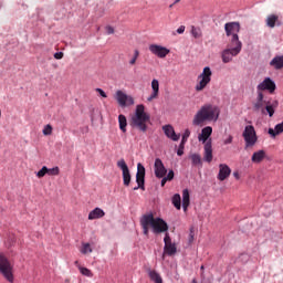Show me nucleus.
<instances>
[{
    "mask_svg": "<svg viewBox=\"0 0 283 283\" xmlns=\"http://www.w3.org/2000/svg\"><path fill=\"white\" fill-rule=\"evenodd\" d=\"M220 118V108L213 104H206L196 113L192 125L202 127L205 123L216 122Z\"/></svg>",
    "mask_w": 283,
    "mask_h": 283,
    "instance_id": "1",
    "label": "nucleus"
},
{
    "mask_svg": "<svg viewBox=\"0 0 283 283\" xmlns=\"http://www.w3.org/2000/svg\"><path fill=\"white\" fill-rule=\"evenodd\" d=\"M144 235H149V228L151 227L153 233H166L169 231V226L161 218H154L153 213L144 214L140 219Z\"/></svg>",
    "mask_w": 283,
    "mask_h": 283,
    "instance_id": "2",
    "label": "nucleus"
},
{
    "mask_svg": "<svg viewBox=\"0 0 283 283\" xmlns=\"http://www.w3.org/2000/svg\"><path fill=\"white\" fill-rule=\"evenodd\" d=\"M151 117L145 112V105L139 104L136 106L135 114L130 118V126L139 132H147V123Z\"/></svg>",
    "mask_w": 283,
    "mask_h": 283,
    "instance_id": "3",
    "label": "nucleus"
},
{
    "mask_svg": "<svg viewBox=\"0 0 283 283\" xmlns=\"http://www.w3.org/2000/svg\"><path fill=\"white\" fill-rule=\"evenodd\" d=\"M0 273L8 282H14V265L3 253H0Z\"/></svg>",
    "mask_w": 283,
    "mask_h": 283,
    "instance_id": "4",
    "label": "nucleus"
},
{
    "mask_svg": "<svg viewBox=\"0 0 283 283\" xmlns=\"http://www.w3.org/2000/svg\"><path fill=\"white\" fill-rule=\"evenodd\" d=\"M245 147H255L258 143V133H255V127L253 125L245 126L243 134H242Z\"/></svg>",
    "mask_w": 283,
    "mask_h": 283,
    "instance_id": "5",
    "label": "nucleus"
},
{
    "mask_svg": "<svg viewBox=\"0 0 283 283\" xmlns=\"http://www.w3.org/2000/svg\"><path fill=\"white\" fill-rule=\"evenodd\" d=\"M212 75H213V72H211V67L209 66L203 67L202 73L198 76V78H201V80L195 87L196 92H202V90H205V87H207V85L211 83Z\"/></svg>",
    "mask_w": 283,
    "mask_h": 283,
    "instance_id": "6",
    "label": "nucleus"
},
{
    "mask_svg": "<svg viewBox=\"0 0 283 283\" xmlns=\"http://www.w3.org/2000/svg\"><path fill=\"white\" fill-rule=\"evenodd\" d=\"M118 169H122L123 182L125 187H129L132 184V174L129 172V167L125 159H119L117 161Z\"/></svg>",
    "mask_w": 283,
    "mask_h": 283,
    "instance_id": "7",
    "label": "nucleus"
},
{
    "mask_svg": "<svg viewBox=\"0 0 283 283\" xmlns=\"http://www.w3.org/2000/svg\"><path fill=\"white\" fill-rule=\"evenodd\" d=\"M258 92H269L270 94H273L275 90H277V86L275 85V82L271 80V77H265L258 86Z\"/></svg>",
    "mask_w": 283,
    "mask_h": 283,
    "instance_id": "8",
    "label": "nucleus"
},
{
    "mask_svg": "<svg viewBox=\"0 0 283 283\" xmlns=\"http://www.w3.org/2000/svg\"><path fill=\"white\" fill-rule=\"evenodd\" d=\"M115 98L119 105V107H127L129 105H134V97L125 94L123 91H117L115 93Z\"/></svg>",
    "mask_w": 283,
    "mask_h": 283,
    "instance_id": "9",
    "label": "nucleus"
},
{
    "mask_svg": "<svg viewBox=\"0 0 283 283\" xmlns=\"http://www.w3.org/2000/svg\"><path fill=\"white\" fill-rule=\"evenodd\" d=\"M136 182L137 187L134 188V191H137V189L145 191V166L140 163L137 164Z\"/></svg>",
    "mask_w": 283,
    "mask_h": 283,
    "instance_id": "10",
    "label": "nucleus"
},
{
    "mask_svg": "<svg viewBox=\"0 0 283 283\" xmlns=\"http://www.w3.org/2000/svg\"><path fill=\"white\" fill-rule=\"evenodd\" d=\"M269 104V102L264 101V93L258 92L256 99L253 103L254 112H261V114L266 115V109L264 107Z\"/></svg>",
    "mask_w": 283,
    "mask_h": 283,
    "instance_id": "11",
    "label": "nucleus"
},
{
    "mask_svg": "<svg viewBox=\"0 0 283 283\" xmlns=\"http://www.w3.org/2000/svg\"><path fill=\"white\" fill-rule=\"evenodd\" d=\"M149 52H151V54H155V56H158V59H165L167 56V54H169L170 51H169V49H167L163 45L150 44Z\"/></svg>",
    "mask_w": 283,
    "mask_h": 283,
    "instance_id": "12",
    "label": "nucleus"
},
{
    "mask_svg": "<svg viewBox=\"0 0 283 283\" xmlns=\"http://www.w3.org/2000/svg\"><path fill=\"white\" fill-rule=\"evenodd\" d=\"M240 22H228L224 24L227 36H238L240 33Z\"/></svg>",
    "mask_w": 283,
    "mask_h": 283,
    "instance_id": "13",
    "label": "nucleus"
},
{
    "mask_svg": "<svg viewBox=\"0 0 283 283\" xmlns=\"http://www.w3.org/2000/svg\"><path fill=\"white\" fill-rule=\"evenodd\" d=\"M154 169L156 178H165L167 176V168H165V164L160 158L155 159Z\"/></svg>",
    "mask_w": 283,
    "mask_h": 283,
    "instance_id": "14",
    "label": "nucleus"
},
{
    "mask_svg": "<svg viewBox=\"0 0 283 283\" xmlns=\"http://www.w3.org/2000/svg\"><path fill=\"white\" fill-rule=\"evenodd\" d=\"M240 51H235L234 49L227 48L221 52L222 63H231L233 61V56H238Z\"/></svg>",
    "mask_w": 283,
    "mask_h": 283,
    "instance_id": "15",
    "label": "nucleus"
},
{
    "mask_svg": "<svg viewBox=\"0 0 283 283\" xmlns=\"http://www.w3.org/2000/svg\"><path fill=\"white\" fill-rule=\"evenodd\" d=\"M231 176V168L227 164H220L219 165V174H218V180L221 182H224L227 178Z\"/></svg>",
    "mask_w": 283,
    "mask_h": 283,
    "instance_id": "16",
    "label": "nucleus"
},
{
    "mask_svg": "<svg viewBox=\"0 0 283 283\" xmlns=\"http://www.w3.org/2000/svg\"><path fill=\"white\" fill-rule=\"evenodd\" d=\"M151 94L147 97L148 103H151V101H156L158 98V95L160 94V83L158 80L151 81Z\"/></svg>",
    "mask_w": 283,
    "mask_h": 283,
    "instance_id": "17",
    "label": "nucleus"
},
{
    "mask_svg": "<svg viewBox=\"0 0 283 283\" xmlns=\"http://www.w3.org/2000/svg\"><path fill=\"white\" fill-rule=\"evenodd\" d=\"M211 134H213V128L211 126H207L201 129V134H199L198 140L200 143H203V145H207V143H209V138L211 137Z\"/></svg>",
    "mask_w": 283,
    "mask_h": 283,
    "instance_id": "18",
    "label": "nucleus"
},
{
    "mask_svg": "<svg viewBox=\"0 0 283 283\" xmlns=\"http://www.w3.org/2000/svg\"><path fill=\"white\" fill-rule=\"evenodd\" d=\"M163 132L165 133L167 138H170V140H175V142L180 140V135L176 134V130L174 129V126L165 125V126H163Z\"/></svg>",
    "mask_w": 283,
    "mask_h": 283,
    "instance_id": "19",
    "label": "nucleus"
},
{
    "mask_svg": "<svg viewBox=\"0 0 283 283\" xmlns=\"http://www.w3.org/2000/svg\"><path fill=\"white\" fill-rule=\"evenodd\" d=\"M203 160H206V163H211V160H213V148L211 146V139L205 144Z\"/></svg>",
    "mask_w": 283,
    "mask_h": 283,
    "instance_id": "20",
    "label": "nucleus"
},
{
    "mask_svg": "<svg viewBox=\"0 0 283 283\" xmlns=\"http://www.w3.org/2000/svg\"><path fill=\"white\" fill-rule=\"evenodd\" d=\"M228 48L237 52H242V41H240V36L239 35L231 36L230 45H228Z\"/></svg>",
    "mask_w": 283,
    "mask_h": 283,
    "instance_id": "21",
    "label": "nucleus"
},
{
    "mask_svg": "<svg viewBox=\"0 0 283 283\" xmlns=\"http://www.w3.org/2000/svg\"><path fill=\"white\" fill-rule=\"evenodd\" d=\"M191 136V130L186 129L181 143L179 145V148L177 150V156H182L185 154V145L187 144L188 138Z\"/></svg>",
    "mask_w": 283,
    "mask_h": 283,
    "instance_id": "22",
    "label": "nucleus"
},
{
    "mask_svg": "<svg viewBox=\"0 0 283 283\" xmlns=\"http://www.w3.org/2000/svg\"><path fill=\"white\" fill-rule=\"evenodd\" d=\"M264 158H266V151L261 149L252 154L251 161L254 163V165H260Z\"/></svg>",
    "mask_w": 283,
    "mask_h": 283,
    "instance_id": "23",
    "label": "nucleus"
},
{
    "mask_svg": "<svg viewBox=\"0 0 283 283\" xmlns=\"http://www.w3.org/2000/svg\"><path fill=\"white\" fill-rule=\"evenodd\" d=\"M105 217V211L101 208H95L88 213V220H98L99 218Z\"/></svg>",
    "mask_w": 283,
    "mask_h": 283,
    "instance_id": "24",
    "label": "nucleus"
},
{
    "mask_svg": "<svg viewBox=\"0 0 283 283\" xmlns=\"http://www.w3.org/2000/svg\"><path fill=\"white\" fill-rule=\"evenodd\" d=\"M271 67H274V70H282L283 67V55H276L274 56L270 62Z\"/></svg>",
    "mask_w": 283,
    "mask_h": 283,
    "instance_id": "25",
    "label": "nucleus"
},
{
    "mask_svg": "<svg viewBox=\"0 0 283 283\" xmlns=\"http://www.w3.org/2000/svg\"><path fill=\"white\" fill-rule=\"evenodd\" d=\"M277 21H280V17H277L275 14H270L265 19V24L268 28L273 29V28H275V25H277Z\"/></svg>",
    "mask_w": 283,
    "mask_h": 283,
    "instance_id": "26",
    "label": "nucleus"
},
{
    "mask_svg": "<svg viewBox=\"0 0 283 283\" xmlns=\"http://www.w3.org/2000/svg\"><path fill=\"white\" fill-rule=\"evenodd\" d=\"M275 107H277V102H273L272 104L271 102H268V104H265V114H269L270 118H272L273 114H275Z\"/></svg>",
    "mask_w": 283,
    "mask_h": 283,
    "instance_id": "27",
    "label": "nucleus"
},
{
    "mask_svg": "<svg viewBox=\"0 0 283 283\" xmlns=\"http://www.w3.org/2000/svg\"><path fill=\"white\" fill-rule=\"evenodd\" d=\"M148 275L151 282L163 283V276H160L155 270H148Z\"/></svg>",
    "mask_w": 283,
    "mask_h": 283,
    "instance_id": "28",
    "label": "nucleus"
},
{
    "mask_svg": "<svg viewBox=\"0 0 283 283\" xmlns=\"http://www.w3.org/2000/svg\"><path fill=\"white\" fill-rule=\"evenodd\" d=\"M189 205H190L189 190L185 189L182 191V207H184V211H187V209L189 208Z\"/></svg>",
    "mask_w": 283,
    "mask_h": 283,
    "instance_id": "29",
    "label": "nucleus"
},
{
    "mask_svg": "<svg viewBox=\"0 0 283 283\" xmlns=\"http://www.w3.org/2000/svg\"><path fill=\"white\" fill-rule=\"evenodd\" d=\"M190 160L195 167H202V157L199 154L190 155Z\"/></svg>",
    "mask_w": 283,
    "mask_h": 283,
    "instance_id": "30",
    "label": "nucleus"
},
{
    "mask_svg": "<svg viewBox=\"0 0 283 283\" xmlns=\"http://www.w3.org/2000/svg\"><path fill=\"white\" fill-rule=\"evenodd\" d=\"M164 251L167 255H176V243H168L164 247Z\"/></svg>",
    "mask_w": 283,
    "mask_h": 283,
    "instance_id": "31",
    "label": "nucleus"
},
{
    "mask_svg": "<svg viewBox=\"0 0 283 283\" xmlns=\"http://www.w3.org/2000/svg\"><path fill=\"white\" fill-rule=\"evenodd\" d=\"M118 123L120 132L125 134L127 132V117H125V115H119Z\"/></svg>",
    "mask_w": 283,
    "mask_h": 283,
    "instance_id": "32",
    "label": "nucleus"
},
{
    "mask_svg": "<svg viewBox=\"0 0 283 283\" xmlns=\"http://www.w3.org/2000/svg\"><path fill=\"white\" fill-rule=\"evenodd\" d=\"M172 205L174 207H176L178 209V211H180L181 209V198L180 195L176 193L172 197Z\"/></svg>",
    "mask_w": 283,
    "mask_h": 283,
    "instance_id": "33",
    "label": "nucleus"
},
{
    "mask_svg": "<svg viewBox=\"0 0 283 283\" xmlns=\"http://www.w3.org/2000/svg\"><path fill=\"white\" fill-rule=\"evenodd\" d=\"M80 272L82 275H85L86 277H94V274L92 273V270L83 266H78Z\"/></svg>",
    "mask_w": 283,
    "mask_h": 283,
    "instance_id": "34",
    "label": "nucleus"
},
{
    "mask_svg": "<svg viewBox=\"0 0 283 283\" xmlns=\"http://www.w3.org/2000/svg\"><path fill=\"white\" fill-rule=\"evenodd\" d=\"M92 245H90V243L82 244L81 253H83V255H87V253H92Z\"/></svg>",
    "mask_w": 283,
    "mask_h": 283,
    "instance_id": "35",
    "label": "nucleus"
},
{
    "mask_svg": "<svg viewBox=\"0 0 283 283\" xmlns=\"http://www.w3.org/2000/svg\"><path fill=\"white\" fill-rule=\"evenodd\" d=\"M191 34L195 39H200V36H202V31L200 30V28L192 27Z\"/></svg>",
    "mask_w": 283,
    "mask_h": 283,
    "instance_id": "36",
    "label": "nucleus"
},
{
    "mask_svg": "<svg viewBox=\"0 0 283 283\" xmlns=\"http://www.w3.org/2000/svg\"><path fill=\"white\" fill-rule=\"evenodd\" d=\"M138 56H140V51L137 49L134 51L133 57L129 61V65H136V61H138Z\"/></svg>",
    "mask_w": 283,
    "mask_h": 283,
    "instance_id": "37",
    "label": "nucleus"
},
{
    "mask_svg": "<svg viewBox=\"0 0 283 283\" xmlns=\"http://www.w3.org/2000/svg\"><path fill=\"white\" fill-rule=\"evenodd\" d=\"M48 176H59L61 174V170L59 167L48 168Z\"/></svg>",
    "mask_w": 283,
    "mask_h": 283,
    "instance_id": "38",
    "label": "nucleus"
},
{
    "mask_svg": "<svg viewBox=\"0 0 283 283\" xmlns=\"http://www.w3.org/2000/svg\"><path fill=\"white\" fill-rule=\"evenodd\" d=\"M42 132L44 136H52V125H45Z\"/></svg>",
    "mask_w": 283,
    "mask_h": 283,
    "instance_id": "39",
    "label": "nucleus"
},
{
    "mask_svg": "<svg viewBox=\"0 0 283 283\" xmlns=\"http://www.w3.org/2000/svg\"><path fill=\"white\" fill-rule=\"evenodd\" d=\"M48 174V166H43L38 172L36 176L39 178H43Z\"/></svg>",
    "mask_w": 283,
    "mask_h": 283,
    "instance_id": "40",
    "label": "nucleus"
},
{
    "mask_svg": "<svg viewBox=\"0 0 283 283\" xmlns=\"http://www.w3.org/2000/svg\"><path fill=\"white\" fill-rule=\"evenodd\" d=\"M233 143V136L229 135L228 138L223 140V145H231Z\"/></svg>",
    "mask_w": 283,
    "mask_h": 283,
    "instance_id": "41",
    "label": "nucleus"
},
{
    "mask_svg": "<svg viewBox=\"0 0 283 283\" xmlns=\"http://www.w3.org/2000/svg\"><path fill=\"white\" fill-rule=\"evenodd\" d=\"M174 176H175L174 170H169L166 176V180L171 181L174 179Z\"/></svg>",
    "mask_w": 283,
    "mask_h": 283,
    "instance_id": "42",
    "label": "nucleus"
},
{
    "mask_svg": "<svg viewBox=\"0 0 283 283\" xmlns=\"http://www.w3.org/2000/svg\"><path fill=\"white\" fill-rule=\"evenodd\" d=\"M165 245L171 244V237H169V233H166L164 238Z\"/></svg>",
    "mask_w": 283,
    "mask_h": 283,
    "instance_id": "43",
    "label": "nucleus"
},
{
    "mask_svg": "<svg viewBox=\"0 0 283 283\" xmlns=\"http://www.w3.org/2000/svg\"><path fill=\"white\" fill-rule=\"evenodd\" d=\"M63 56H64L63 52L54 53V59H56L57 61H61V59H63Z\"/></svg>",
    "mask_w": 283,
    "mask_h": 283,
    "instance_id": "44",
    "label": "nucleus"
},
{
    "mask_svg": "<svg viewBox=\"0 0 283 283\" xmlns=\"http://www.w3.org/2000/svg\"><path fill=\"white\" fill-rule=\"evenodd\" d=\"M96 92L99 93V95L102 96V98H107V94L105 93V91H103V88H96Z\"/></svg>",
    "mask_w": 283,
    "mask_h": 283,
    "instance_id": "45",
    "label": "nucleus"
},
{
    "mask_svg": "<svg viewBox=\"0 0 283 283\" xmlns=\"http://www.w3.org/2000/svg\"><path fill=\"white\" fill-rule=\"evenodd\" d=\"M178 34H184L185 33V25H181L177 29Z\"/></svg>",
    "mask_w": 283,
    "mask_h": 283,
    "instance_id": "46",
    "label": "nucleus"
},
{
    "mask_svg": "<svg viewBox=\"0 0 283 283\" xmlns=\"http://www.w3.org/2000/svg\"><path fill=\"white\" fill-rule=\"evenodd\" d=\"M107 34H114V29L112 27H106Z\"/></svg>",
    "mask_w": 283,
    "mask_h": 283,
    "instance_id": "47",
    "label": "nucleus"
},
{
    "mask_svg": "<svg viewBox=\"0 0 283 283\" xmlns=\"http://www.w3.org/2000/svg\"><path fill=\"white\" fill-rule=\"evenodd\" d=\"M167 181H169L167 179V177H163V179H161V187H165V185H167Z\"/></svg>",
    "mask_w": 283,
    "mask_h": 283,
    "instance_id": "48",
    "label": "nucleus"
},
{
    "mask_svg": "<svg viewBox=\"0 0 283 283\" xmlns=\"http://www.w3.org/2000/svg\"><path fill=\"white\" fill-rule=\"evenodd\" d=\"M233 176H234V178H235L237 180H240V172L234 171V172H233Z\"/></svg>",
    "mask_w": 283,
    "mask_h": 283,
    "instance_id": "49",
    "label": "nucleus"
},
{
    "mask_svg": "<svg viewBox=\"0 0 283 283\" xmlns=\"http://www.w3.org/2000/svg\"><path fill=\"white\" fill-rule=\"evenodd\" d=\"M189 235H190V239H189V240H190V242H191V241L193 240V229H190V234H189Z\"/></svg>",
    "mask_w": 283,
    "mask_h": 283,
    "instance_id": "50",
    "label": "nucleus"
},
{
    "mask_svg": "<svg viewBox=\"0 0 283 283\" xmlns=\"http://www.w3.org/2000/svg\"><path fill=\"white\" fill-rule=\"evenodd\" d=\"M176 3H180V0H176V1L174 2V6H176Z\"/></svg>",
    "mask_w": 283,
    "mask_h": 283,
    "instance_id": "51",
    "label": "nucleus"
},
{
    "mask_svg": "<svg viewBox=\"0 0 283 283\" xmlns=\"http://www.w3.org/2000/svg\"><path fill=\"white\" fill-rule=\"evenodd\" d=\"M75 266H81V265H78V261H75Z\"/></svg>",
    "mask_w": 283,
    "mask_h": 283,
    "instance_id": "52",
    "label": "nucleus"
},
{
    "mask_svg": "<svg viewBox=\"0 0 283 283\" xmlns=\"http://www.w3.org/2000/svg\"><path fill=\"white\" fill-rule=\"evenodd\" d=\"M200 269H201V271H205V265H201V268H200Z\"/></svg>",
    "mask_w": 283,
    "mask_h": 283,
    "instance_id": "53",
    "label": "nucleus"
},
{
    "mask_svg": "<svg viewBox=\"0 0 283 283\" xmlns=\"http://www.w3.org/2000/svg\"><path fill=\"white\" fill-rule=\"evenodd\" d=\"M174 6H175V4L172 3V4L169 6V8H174Z\"/></svg>",
    "mask_w": 283,
    "mask_h": 283,
    "instance_id": "54",
    "label": "nucleus"
}]
</instances>
